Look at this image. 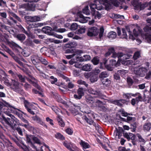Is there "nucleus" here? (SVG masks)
Returning a JSON list of instances; mask_svg holds the SVG:
<instances>
[{
    "label": "nucleus",
    "instance_id": "1",
    "mask_svg": "<svg viewBox=\"0 0 151 151\" xmlns=\"http://www.w3.org/2000/svg\"><path fill=\"white\" fill-rule=\"evenodd\" d=\"M147 16L151 15V12L147 14ZM146 26L144 28V33H142L141 29L138 28L134 29L133 32L134 35L132 34L130 31L129 32V37L130 39L134 40L136 39L135 37L140 35L148 43H151V19L147 20Z\"/></svg>",
    "mask_w": 151,
    "mask_h": 151
},
{
    "label": "nucleus",
    "instance_id": "2",
    "mask_svg": "<svg viewBox=\"0 0 151 151\" xmlns=\"http://www.w3.org/2000/svg\"><path fill=\"white\" fill-rule=\"evenodd\" d=\"M104 5L106 10H109L111 8V5L107 0H95L93 3H91L90 6L91 11L94 12L95 9L101 10L103 9L102 4Z\"/></svg>",
    "mask_w": 151,
    "mask_h": 151
},
{
    "label": "nucleus",
    "instance_id": "3",
    "mask_svg": "<svg viewBox=\"0 0 151 151\" xmlns=\"http://www.w3.org/2000/svg\"><path fill=\"white\" fill-rule=\"evenodd\" d=\"M86 101L92 107H101L103 105L102 102L100 101L96 100L94 98L89 96L86 97Z\"/></svg>",
    "mask_w": 151,
    "mask_h": 151
},
{
    "label": "nucleus",
    "instance_id": "4",
    "mask_svg": "<svg viewBox=\"0 0 151 151\" xmlns=\"http://www.w3.org/2000/svg\"><path fill=\"white\" fill-rule=\"evenodd\" d=\"M146 65L147 66V68L145 67H141L139 68H134V73L137 75H138L141 77H143L148 72L149 67L150 64L148 63H146Z\"/></svg>",
    "mask_w": 151,
    "mask_h": 151
},
{
    "label": "nucleus",
    "instance_id": "5",
    "mask_svg": "<svg viewBox=\"0 0 151 151\" xmlns=\"http://www.w3.org/2000/svg\"><path fill=\"white\" fill-rule=\"evenodd\" d=\"M133 5L134 6V9L136 10L140 11L143 9L147 6L149 7V9H151V1L148 3H145L142 4L141 3L137 2L135 3H133Z\"/></svg>",
    "mask_w": 151,
    "mask_h": 151
},
{
    "label": "nucleus",
    "instance_id": "6",
    "mask_svg": "<svg viewBox=\"0 0 151 151\" xmlns=\"http://www.w3.org/2000/svg\"><path fill=\"white\" fill-rule=\"evenodd\" d=\"M132 52L124 54L122 52H119L117 53L115 52L113 53V55L112 56V57L114 58H115L117 57L119 59L120 58L123 57V59H126L130 58L132 56Z\"/></svg>",
    "mask_w": 151,
    "mask_h": 151
},
{
    "label": "nucleus",
    "instance_id": "7",
    "mask_svg": "<svg viewBox=\"0 0 151 151\" xmlns=\"http://www.w3.org/2000/svg\"><path fill=\"white\" fill-rule=\"evenodd\" d=\"M91 18L89 17H84L82 14L81 12H78L77 14V21L81 23H86Z\"/></svg>",
    "mask_w": 151,
    "mask_h": 151
},
{
    "label": "nucleus",
    "instance_id": "8",
    "mask_svg": "<svg viewBox=\"0 0 151 151\" xmlns=\"http://www.w3.org/2000/svg\"><path fill=\"white\" fill-rule=\"evenodd\" d=\"M99 29L95 27H93L89 28L88 32V35L90 36H95L99 33Z\"/></svg>",
    "mask_w": 151,
    "mask_h": 151
},
{
    "label": "nucleus",
    "instance_id": "9",
    "mask_svg": "<svg viewBox=\"0 0 151 151\" xmlns=\"http://www.w3.org/2000/svg\"><path fill=\"white\" fill-rule=\"evenodd\" d=\"M28 81L31 83L33 85L37 88L39 90H40V87L39 86L37 82V80L32 76L29 75L28 78Z\"/></svg>",
    "mask_w": 151,
    "mask_h": 151
},
{
    "label": "nucleus",
    "instance_id": "10",
    "mask_svg": "<svg viewBox=\"0 0 151 151\" xmlns=\"http://www.w3.org/2000/svg\"><path fill=\"white\" fill-rule=\"evenodd\" d=\"M24 105L27 111L30 114L34 115L35 113L30 108L33 105L29 103L27 101L23 99Z\"/></svg>",
    "mask_w": 151,
    "mask_h": 151
},
{
    "label": "nucleus",
    "instance_id": "11",
    "mask_svg": "<svg viewBox=\"0 0 151 151\" xmlns=\"http://www.w3.org/2000/svg\"><path fill=\"white\" fill-rule=\"evenodd\" d=\"M25 18L27 20L32 22L39 21L40 20V18L37 16H34V17L29 16H25Z\"/></svg>",
    "mask_w": 151,
    "mask_h": 151
},
{
    "label": "nucleus",
    "instance_id": "12",
    "mask_svg": "<svg viewBox=\"0 0 151 151\" xmlns=\"http://www.w3.org/2000/svg\"><path fill=\"white\" fill-rule=\"evenodd\" d=\"M41 57L37 55H34L31 56V59L32 63L34 65L40 62Z\"/></svg>",
    "mask_w": 151,
    "mask_h": 151
},
{
    "label": "nucleus",
    "instance_id": "13",
    "mask_svg": "<svg viewBox=\"0 0 151 151\" xmlns=\"http://www.w3.org/2000/svg\"><path fill=\"white\" fill-rule=\"evenodd\" d=\"M52 28L48 26H45L42 29V31L45 34L49 35H53V33L52 32Z\"/></svg>",
    "mask_w": 151,
    "mask_h": 151
},
{
    "label": "nucleus",
    "instance_id": "14",
    "mask_svg": "<svg viewBox=\"0 0 151 151\" xmlns=\"http://www.w3.org/2000/svg\"><path fill=\"white\" fill-rule=\"evenodd\" d=\"M81 53L80 51L78 50L72 55H67L66 58L68 59H70L73 57L75 56L76 60H78V59L79 58V56L80 55Z\"/></svg>",
    "mask_w": 151,
    "mask_h": 151
},
{
    "label": "nucleus",
    "instance_id": "15",
    "mask_svg": "<svg viewBox=\"0 0 151 151\" xmlns=\"http://www.w3.org/2000/svg\"><path fill=\"white\" fill-rule=\"evenodd\" d=\"M33 136L32 135H28L27 137V142L30 144V145L34 149H35L36 151H39L36 147L31 142V140L33 139Z\"/></svg>",
    "mask_w": 151,
    "mask_h": 151
},
{
    "label": "nucleus",
    "instance_id": "16",
    "mask_svg": "<svg viewBox=\"0 0 151 151\" xmlns=\"http://www.w3.org/2000/svg\"><path fill=\"white\" fill-rule=\"evenodd\" d=\"M122 134V131L116 129L114 131V136L115 137V139L116 140L118 141L121 136Z\"/></svg>",
    "mask_w": 151,
    "mask_h": 151
},
{
    "label": "nucleus",
    "instance_id": "17",
    "mask_svg": "<svg viewBox=\"0 0 151 151\" xmlns=\"http://www.w3.org/2000/svg\"><path fill=\"white\" fill-rule=\"evenodd\" d=\"M88 91L90 94L95 95L96 97H98L100 94V91L92 88H89L88 89Z\"/></svg>",
    "mask_w": 151,
    "mask_h": 151
},
{
    "label": "nucleus",
    "instance_id": "18",
    "mask_svg": "<svg viewBox=\"0 0 151 151\" xmlns=\"http://www.w3.org/2000/svg\"><path fill=\"white\" fill-rule=\"evenodd\" d=\"M124 137L129 140L130 139L134 140L135 138V135L130 133H125L124 134Z\"/></svg>",
    "mask_w": 151,
    "mask_h": 151
},
{
    "label": "nucleus",
    "instance_id": "19",
    "mask_svg": "<svg viewBox=\"0 0 151 151\" xmlns=\"http://www.w3.org/2000/svg\"><path fill=\"white\" fill-rule=\"evenodd\" d=\"M32 118L33 120L34 121H36L37 123L40 124L41 125L46 127H47V125L45 124V123L42 122L41 119L40 117H38L37 116H33Z\"/></svg>",
    "mask_w": 151,
    "mask_h": 151
},
{
    "label": "nucleus",
    "instance_id": "20",
    "mask_svg": "<svg viewBox=\"0 0 151 151\" xmlns=\"http://www.w3.org/2000/svg\"><path fill=\"white\" fill-rule=\"evenodd\" d=\"M133 96L136 97V100L137 103L139 101H141L143 100L141 94L139 93H136L133 95Z\"/></svg>",
    "mask_w": 151,
    "mask_h": 151
},
{
    "label": "nucleus",
    "instance_id": "21",
    "mask_svg": "<svg viewBox=\"0 0 151 151\" xmlns=\"http://www.w3.org/2000/svg\"><path fill=\"white\" fill-rule=\"evenodd\" d=\"M75 34L76 33L75 32H72L68 33L67 36L68 37L72 38L74 39L78 40L81 39L80 37L77 35H75Z\"/></svg>",
    "mask_w": 151,
    "mask_h": 151
},
{
    "label": "nucleus",
    "instance_id": "22",
    "mask_svg": "<svg viewBox=\"0 0 151 151\" xmlns=\"http://www.w3.org/2000/svg\"><path fill=\"white\" fill-rule=\"evenodd\" d=\"M126 100L124 99H121L119 100H114L113 102L114 104L118 106H122L123 104L126 102Z\"/></svg>",
    "mask_w": 151,
    "mask_h": 151
},
{
    "label": "nucleus",
    "instance_id": "23",
    "mask_svg": "<svg viewBox=\"0 0 151 151\" xmlns=\"http://www.w3.org/2000/svg\"><path fill=\"white\" fill-rule=\"evenodd\" d=\"M91 59V57L88 55H85L83 57H80L78 59V60H79L81 62L87 61L90 60Z\"/></svg>",
    "mask_w": 151,
    "mask_h": 151
},
{
    "label": "nucleus",
    "instance_id": "24",
    "mask_svg": "<svg viewBox=\"0 0 151 151\" xmlns=\"http://www.w3.org/2000/svg\"><path fill=\"white\" fill-rule=\"evenodd\" d=\"M103 139L104 142L105 143L104 145L102 143H101L100 144L102 146L103 148L105 149L106 150H108L107 149L106 146H109V141L108 139L106 137H104L103 138Z\"/></svg>",
    "mask_w": 151,
    "mask_h": 151
},
{
    "label": "nucleus",
    "instance_id": "25",
    "mask_svg": "<svg viewBox=\"0 0 151 151\" xmlns=\"http://www.w3.org/2000/svg\"><path fill=\"white\" fill-rule=\"evenodd\" d=\"M55 98L58 102L62 103L65 105H66V102L63 100L60 96L58 94H56L55 95Z\"/></svg>",
    "mask_w": 151,
    "mask_h": 151
},
{
    "label": "nucleus",
    "instance_id": "26",
    "mask_svg": "<svg viewBox=\"0 0 151 151\" xmlns=\"http://www.w3.org/2000/svg\"><path fill=\"white\" fill-rule=\"evenodd\" d=\"M151 128V123L149 122L145 123L143 125V128L145 131H149Z\"/></svg>",
    "mask_w": 151,
    "mask_h": 151
},
{
    "label": "nucleus",
    "instance_id": "27",
    "mask_svg": "<svg viewBox=\"0 0 151 151\" xmlns=\"http://www.w3.org/2000/svg\"><path fill=\"white\" fill-rule=\"evenodd\" d=\"M19 81H21V82L23 83H24V84H23V83H19V84H20L22 85H24L25 87H27V88H29L30 87V86L29 84L24 82L25 78L24 77H23L22 75H19Z\"/></svg>",
    "mask_w": 151,
    "mask_h": 151
},
{
    "label": "nucleus",
    "instance_id": "28",
    "mask_svg": "<svg viewBox=\"0 0 151 151\" xmlns=\"http://www.w3.org/2000/svg\"><path fill=\"white\" fill-rule=\"evenodd\" d=\"M92 68V65L90 64H87L82 66V69L85 71H90Z\"/></svg>",
    "mask_w": 151,
    "mask_h": 151
},
{
    "label": "nucleus",
    "instance_id": "29",
    "mask_svg": "<svg viewBox=\"0 0 151 151\" xmlns=\"http://www.w3.org/2000/svg\"><path fill=\"white\" fill-rule=\"evenodd\" d=\"M122 63L125 65H135L136 64L132 60H129L122 61Z\"/></svg>",
    "mask_w": 151,
    "mask_h": 151
},
{
    "label": "nucleus",
    "instance_id": "30",
    "mask_svg": "<svg viewBox=\"0 0 151 151\" xmlns=\"http://www.w3.org/2000/svg\"><path fill=\"white\" fill-rule=\"evenodd\" d=\"M116 36V32L111 31L109 32L108 34V37L111 39H115Z\"/></svg>",
    "mask_w": 151,
    "mask_h": 151
},
{
    "label": "nucleus",
    "instance_id": "31",
    "mask_svg": "<svg viewBox=\"0 0 151 151\" xmlns=\"http://www.w3.org/2000/svg\"><path fill=\"white\" fill-rule=\"evenodd\" d=\"M21 31L27 34L29 37L32 38L33 37V35L31 33H28L26 32L24 29L22 27V25H19V32Z\"/></svg>",
    "mask_w": 151,
    "mask_h": 151
},
{
    "label": "nucleus",
    "instance_id": "32",
    "mask_svg": "<svg viewBox=\"0 0 151 151\" xmlns=\"http://www.w3.org/2000/svg\"><path fill=\"white\" fill-rule=\"evenodd\" d=\"M63 144L68 149L71 150L72 144L71 142L65 141L63 143Z\"/></svg>",
    "mask_w": 151,
    "mask_h": 151
},
{
    "label": "nucleus",
    "instance_id": "33",
    "mask_svg": "<svg viewBox=\"0 0 151 151\" xmlns=\"http://www.w3.org/2000/svg\"><path fill=\"white\" fill-rule=\"evenodd\" d=\"M12 84L13 85V86L15 87V91H18V88H19V83L17 81L14 80H12Z\"/></svg>",
    "mask_w": 151,
    "mask_h": 151
},
{
    "label": "nucleus",
    "instance_id": "34",
    "mask_svg": "<svg viewBox=\"0 0 151 151\" xmlns=\"http://www.w3.org/2000/svg\"><path fill=\"white\" fill-rule=\"evenodd\" d=\"M53 30L55 31L56 32L60 33H63L66 31V30L65 28H60L57 29V27L55 26L53 27Z\"/></svg>",
    "mask_w": 151,
    "mask_h": 151
},
{
    "label": "nucleus",
    "instance_id": "35",
    "mask_svg": "<svg viewBox=\"0 0 151 151\" xmlns=\"http://www.w3.org/2000/svg\"><path fill=\"white\" fill-rule=\"evenodd\" d=\"M80 144L84 148H88L90 147L88 143L82 140H81Z\"/></svg>",
    "mask_w": 151,
    "mask_h": 151
},
{
    "label": "nucleus",
    "instance_id": "36",
    "mask_svg": "<svg viewBox=\"0 0 151 151\" xmlns=\"http://www.w3.org/2000/svg\"><path fill=\"white\" fill-rule=\"evenodd\" d=\"M48 79L50 81L51 83L52 84H56L55 83L58 81L57 79L56 78L54 77L53 76H51L50 77L49 76V78Z\"/></svg>",
    "mask_w": 151,
    "mask_h": 151
},
{
    "label": "nucleus",
    "instance_id": "37",
    "mask_svg": "<svg viewBox=\"0 0 151 151\" xmlns=\"http://www.w3.org/2000/svg\"><path fill=\"white\" fill-rule=\"evenodd\" d=\"M109 76L108 74L106 71H103L100 74L99 77L101 79V80L103 79L104 78L107 77Z\"/></svg>",
    "mask_w": 151,
    "mask_h": 151
},
{
    "label": "nucleus",
    "instance_id": "38",
    "mask_svg": "<svg viewBox=\"0 0 151 151\" xmlns=\"http://www.w3.org/2000/svg\"><path fill=\"white\" fill-rule=\"evenodd\" d=\"M3 120L8 125H10L12 119L9 118H6L4 116H2Z\"/></svg>",
    "mask_w": 151,
    "mask_h": 151
},
{
    "label": "nucleus",
    "instance_id": "39",
    "mask_svg": "<svg viewBox=\"0 0 151 151\" xmlns=\"http://www.w3.org/2000/svg\"><path fill=\"white\" fill-rule=\"evenodd\" d=\"M128 73V71L124 70H120L117 71V73L122 76H124V75Z\"/></svg>",
    "mask_w": 151,
    "mask_h": 151
},
{
    "label": "nucleus",
    "instance_id": "40",
    "mask_svg": "<svg viewBox=\"0 0 151 151\" xmlns=\"http://www.w3.org/2000/svg\"><path fill=\"white\" fill-rule=\"evenodd\" d=\"M77 43L75 42L68 43L66 45V47L68 48H72L77 45Z\"/></svg>",
    "mask_w": 151,
    "mask_h": 151
},
{
    "label": "nucleus",
    "instance_id": "41",
    "mask_svg": "<svg viewBox=\"0 0 151 151\" xmlns=\"http://www.w3.org/2000/svg\"><path fill=\"white\" fill-rule=\"evenodd\" d=\"M82 12L86 15H89L90 14V11L88 9V6H86L82 10Z\"/></svg>",
    "mask_w": 151,
    "mask_h": 151
},
{
    "label": "nucleus",
    "instance_id": "42",
    "mask_svg": "<svg viewBox=\"0 0 151 151\" xmlns=\"http://www.w3.org/2000/svg\"><path fill=\"white\" fill-rule=\"evenodd\" d=\"M93 126L95 127L96 129L98 131V132L100 134H102V129L97 124L95 123L93 124Z\"/></svg>",
    "mask_w": 151,
    "mask_h": 151
},
{
    "label": "nucleus",
    "instance_id": "43",
    "mask_svg": "<svg viewBox=\"0 0 151 151\" xmlns=\"http://www.w3.org/2000/svg\"><path fill=\"white\" fill-rule=\"evenodd\" d=\"M92 15L94 16L95 19H99L101 17V14L98 12H95L92 13Z\"/></svg>",
    "mask_w": 151,
    "mask_h": 151
},
{
    "label": "nucleus",
    "instance_id": "44",
    "mask_svg": "<svg viewBox=\"0 0 151 151\" xmlns=\"http://www.w3.org/2000/svg\"><path fill=\"white\" fill-rule=\"evenodd\" d=\"M56 138L60 140H63L65 139V137L60 133H57L55 135Z\"/></svg>",
    "mask_w": 151,
    "mask_h": 151
},
{
    "label": "nucleus",
    "instance_id": "45",
    "mask_svg": "<svg viewBox=\"0 0 151 151\" xmlns=\"http://www.w3.org/2000/svg\"><path fill=\"white\" fill-rule=\"evenodd\" d=\"M79 25L76 23H73L71 25L70 29L72 30H75L76 29Z\"/></svg>",
    "mask_w": 151,
    "mask_h": 151
},
{
    "label": "nucleus",
    "instance_id": "46",
    "mask_svg": "<svg viewBox=\"0 0 151 151\" xmlns=\"http://www.w3.org/2000/svg\"><path fill=\"white\" fill-rule=\"evenodd\" d=\"M115 52L114 49L113 48H111L109 49L108 51L106 53L105 55L106 56H108L111 53H112L113 54V53Z\"/></svg>",
    "mask_w": 151,
    "mask_h": 151
},
{
    "label": "nucleus",
    "instance_id": "47",
    "mask_svg": "<svg viewBox=\"0 0 151 151\" xmlns=\"http://www.w3.org/2000/svg\"><path fill=\"white\" fill-rule=\"evenodd\" d=\"M136 136H137L138 138L139 139V141L140 142H142L143 144H145V140L142 137L141 135L138 134L137 133L136 134Z\"/></svg>",
    "mask_w": 151,
    "mask_h": 151
},
{
    "label": "nucleus",
    "instance_id": "48",
    "mask_svg": "<svg viewBox=\"0 0 151 151\" xmlns=\"http://www.w3.org/2000/svg\"><path fill=\"white\" fill-rule=\"evenodd\" d=\"M102 83L103 85H104L105 86H108L111 83V81L110 80L108 79H106L105 80H103L102 81Z\"/></svg>",
    "mask_w": 151,
    "mask_h": 151
},
{
    "label": "nucleus",
    "instance_id": "49",
    "mask_svg": "<svg viewBox=\"0 0 151 151\" xmlns=\"http://www.w3.org/2000/svg\"><path fill=\"white\" fill-rule=\"evenodd\" d=\"M107 60L106 59H104L103 60V63L105 66L107 68L108 70H112V67H109V66L106 64Z\"/></svg>",
    "mask_w": 151,
    "mask_h": 151
},
{
    "label": "nucleus",
    "instance_id": "50",
    "mask_svg": "<svg viewBox=\"0 0 151 151\" xmlns=\"http://www.w3.org/2000/svg\"><path fill=\"white\" fill-rule=\"evenodd\" d=\"M122 34L120 37L122 38H125L127 39V36L126 34V32L125 30L124 29H122Z\"/></svg>",
    "mask_w": 151,
    "mask_h": 151
},
{
    "label": "nucleus",
    "instance_id": "51",
    "mask_svg": "<svg viewBox=\"0 0 151 151\" xmlns=\"http://www.w3.org/2000/svg\"><path fill=\"white\" fill-rule=\"evenodd\" d=\"M77 94L82 97L84 94L83 89L82 88H79L77 91Z\"/></svg>",
    "mask_w": 151,
    "mask_h": 151
},
{
    "label": "nucleus",
    "instance_id": "52",
    "mask_svg": "<svg viewBox=\"0 0 151 151\" xmlns=\"http://www.w3.org/2000/svg\"><path fill=\"white\" fill-rule=\"evenodd\" d=\"M77 83L80 85H84L86 87H87L88 86V84L85 81L82 80H79L78 81Z\"/></svg>",
    "mask_w": 151,
    "mask_h": 151
},
{
    "label": "nucleus",
    "instance_id": "53",
    "mask_svg": "<svg viewBox=\"0 0 151 151\" xmlns=\"http://www.w3.org/2000/svg\"><path fill=\"white\" fill-rule=\"evenodd\" d=\"M86 30V29L83 27L80 28V29L78 30L77 33L78 34H82L84 33Z\"/></svg>",
    "mask_w": 151,
    "mask_h": 151
},
{
    "label": "nucleus",
    "instance_id": "54",
    "mask_svg": "<svg viewBox=\"0 0 151 151\" xmlns=\"http://www.w3.org/2000/svg\"><path fill=\"white\" fill-rule=\"evenodd\" d=\"M134 94L132 93H127L124 95V97L126 99H129L131 98V96H133Z\"/></svg>",
    "mask_w": 151,
    "mask_h": 151
},
{
    "label": "nucleus",
    "instance_id": "55",
    "mask_svg": "<svg viewBox=\"0 0 151 151\" xmlns=\"http://www.w3.org/2000/svg\"><path fill=\"white\" fill-rule=\"evenodd\" d=\"M140 56V53L139 52L137 51L136 52L133 56V58L134 60H136Z\"/></svg>",
    "mask_w": 151,
    "mask_h": 151
},
{
    "label": "nucleus",
    "instance_id": "56",
    "mask_svg": "<svg viewBox=\"0 0 151 151\" xmlns=\"http://www.w3.org/2000/svg\"><path fill=\"white\" fill-rule=\"evenodd\" d=\"M99 60L97 58H94L92 60V62L95 65H97L99 62Z\"/></svg>",
    "mask_w": 151,
    "mask_h": 151
},
{
    "label": "nucleus",
    "instance_id": "57",
    "mask_svg": "<svg viewBox=\"0 0 151 151\" xmlns=\"http://www.w3.org/2000/svg\"><path fill=\"white\" fill-rule=\"evenodd\" d=\"M40 60V62L42 64L45 65H46L48 64V62L45 59L41 57Z\"/></svg>",
    "mask_w": 151,
    "mask_h": 151
},
{
    "label": "nucleus",
    "instance_id": "58",
    "mask_svg": "<svg viewBox=\"0 0 151 151\" xmlns=\"http://www.w3.org/2000/svg\"><path fill=\"white\" fill-rule=\"evenodd\" d=\"M104 29L102 27H101L100 29V32L99 33V37L100 39H101L102 37L103 33L104 32Z\"/></svg>",
    "mask_w": 151,
    "mask_h": 151
},
{
    "label": "nucleus",
    "instance_id": "59",
    "mask_svg": "<svg viewBox=\"0 0 151 151\" xmlns=\"http://www.w3.org/2000/svg\"><path fill=\"white\" fill-rule=\"evenodd\" d=\"M40 76L42 77L44 79H48L49 76L47 75H46L45 74L43 73L42 72H41L40 74H39Z\"/></svg>",
    "mask_w": 151,
    "mask_h": 151
},
{
    "label": "nucleus",
    "instance_id": "60",
    "mask_svg": "<svg viewBox=\"0 0 151 151\" xmlns=\"http://www.w3.org/2000/svg\"><path fill=\"white\" fill-rule=\"evenodd\" d=\"M90 81L92 83H94L97 80V78L96 76L91 77L90 78Z\"/></svg>",
    "mask_w": 151,
    "mask_h": 151
},
{
    "label": "nucleus",
    "instance_id": "61",
    "mask_svg": "<svg viewBox=\"0 0 151 151\" xmlns=\"http://www.w3.org/2000/svg\"><path fill=\"white\" fill-rule=\"evenodd\" d=\"M116 60H110L109 67H112V68L113 66H115V65L116 63Z\"/></svg>",
    "mask_w": 151,
    "mask_h": 151
},
{
    "label": "nucleus",
    "instance_id": "62",
    "mask_svg": "<svg viewBox=\"0 0 151 151\" xmlns=\"http://www.w3.org/2000/svg\"><path fill=\"white\" fill-rule=\"evenodd\" d=\"M2 105H4L5 106H6L7 107H11V105L7 102L6 101L2 100Z\"/></svg>",
    "mask_w": 151,
    "mask_h": 151
},
{
    "label": "nucleus",
    "instance_id": "63",
    "mask_svg": "<svg viewBox=\"0 0 151 151\" xmlns=\"http://www.w3.org/2000/svg\"><path fill=\"white\" fill-rule=\"evenodd\" d=\"M114 6H118L119 3L116 0H109Z\"/></svg>",
    "mask_w": 151,
    "mask_h": 151
},
{
    "label": "nucleus",
    "instance_id": "64",
    "mask_svg": "<svg viewBox=\"0 0 151 151\" xmlns=\"http://www.w3.org/2000/svg\"><path fill=\"white\" fill-rule=\"evenodd\" d=\"M74 66L77 68H80L81 67L82 68V67L81 63L80 62L77 63L76 62Z\"/></svg>",
    "mask_w": 151,
    "mask_h": 151
}]
</instances>
